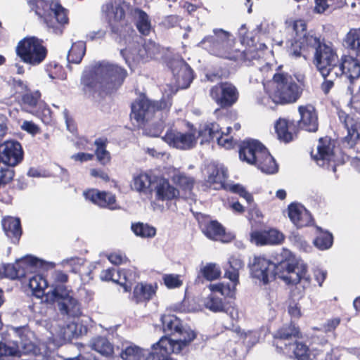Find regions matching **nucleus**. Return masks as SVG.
Here are the masks:
<instances>
[{"label":"nucleus","instance_id":"2eb2a0df","mask_svg":"<svg viewBox=\"0 0 360 360\" xmlns=\"http://www.w3.org/2000/svg\"><path fill=\"white\" fill-rule=\"evenodd\" d=\"M338 57L333 48L326 44L316 47L314 53V64L322 76H326L333 71L338 63Z\"/></svg>","mask_w":360,"mask_h":360},{"label":"nucleus","instance_id":"9d476101","mask_svg":"<svg viewBox=\"0 0 360 360\" xmlns=\"http://www.w3.org/2000/svg\"><path fill=\"white\" fill-rule=\"evenodd\" d=\"M16 53L22 62L35 66L44 60L47 50L43 45L41 39L35 37H29L18 42Z\"/></svg>","mask_w":360,"mask_h":360},{"label":"nucleus","instance_id":"79ce46f5","mask_svg":"<svg viewBox=\"0 0 360 360\" xmlns=\"http://www.w3.org/2000/svg\"><path fill=\"white\" fill-rule=\"evenodd\" d=\"M90 346L92 349L105 356H110L113 353V346L104 337H96L91 340Z\"/></svg>","mask_w":360,"mask_h":360},{"label":"nucleus","instance_id":"393cba45","mask_svg":"<svg viewBox=\"0 0 360 360\" xmlns=\"http://www.w3.org/2000/svg\"><path fill=\"white\" fill-rule=\"evenodd\" d=\"M285 236L276 229L268 231H256L251 234V240L257 245H278L284 240Z\"/></svg>","mask_w":360,"mask_h":360},{"label":"nucleus","instance_id":"37998d69","mask_svg":"<svg viewBox=\"0 0 360 360\" xmlns=\"http://www.w3.org/2000/svg\"><path fill=\"white\" fill-rule=\"evenodd\" d=\"M229 335L233 338L235 342L243 340L248 347L253 346L258 340L257 333L248 331V333H242L240 329L236 327L233 329L229 330Z\"/></svg>","mask_w":360,"mask_h":360},{"label":"nucleus","instance_id":"6e6552de","mask_svg":"<svg viewBox=\"0 0 360 360\" xmlns=\"http://www.w3.org/2000/svg\"><path fill=\"white\" fill-rule=\"evenodd\" d=\"M234 41L231 34L221 28H214L210 33L205 35L197 46L206 51L212 56L231 60L236 58Z\"/></svg>","mask_w":360,"mask_h":360},{"label":"nucleus","instance_id":"6e6d98bb","mask_svg":"<svg viewBox=\"0 0 360 360\" xmlns=\"http://www.w3.org/2000/svg\"><path fill=\"white\" fill-rule=\"evenodd\" d=\"M339 0H315L314 11L318 13H323L328 8H333Z\"/></svg>","mask_w":360,"mask_h":360},{"label":"nucleus","instance_id":"20e7f679","mask_svg":"<svg viewBox=\"0 0 360 360\" xmlns=\"http://www.w3.org/2000/svg\"><path fill=\"white\" fill-rule=\"evenodd\" d=\"M268 98L260 102L266 105L270 101L274 104H290L295 103L302 94V88L291 75L285 73L275 74L270 88L264 84Z\"/></svg>","mask_w":360,"mask_h":360},{"label":"nucleus","instance_id":"f704fd0d","mask_svg":"<svg viewBox=\"0 0 360 360\" xmlns=\"http://www.w3.org/2000/svg\"><path fill=\"white\" fill-rule=\"evenodd\" d=\"M243 266V262L239 257L231 256L229 259L227 265L224 267L225 277L231 281L232 283H230V285H234L235 288L239 283V270Z\"/></svg>","mask_w":360,"mask_h":360},{"label":"nucleus","instance_id":"412c9836","mask_svg":"<svg viewBox=\"0 0 360 360\" xmlns=\"http://www.w3.org/2000/svg\"><path fill=\"white\" fill-rule=\"evenodd\" d=\"M162 139L170 146L182 150L191 149L196 143V138L192 133L183 134L172 129L167 131Z\"/></svg>","mask_w":360,"mask_h":360},{"label":"nucleus","instance_id":"7c9ffc66","mask_svg":"<svg viewBox=\"0 0 360 360\" xmlns=\"http://www.w3.org/2000/svg\"><path fill=\"white\" fill-rule=\"evenodd\" d=\"M102 9L105 14L112 31L116 33L118 32V28L113 22H118L124 18L125 13L124 9L117 4L114 5L112 2L107 3L103 6Z\"/></svg>","mask_w":360,"mask_h":360},{"label":"nucleus","instance_id":"1a4fd4ad","mask_svg":"<svg viewBox=\"0 0 360 360\" xmlns=\"http://www.w3.org/2000/svg\"><path fill=\"white\" fill-rule=\"evenodd\" d=\"M35 13L44 18V23L49 30L56 34L63 32V26L68 22L67 10L63 8L58 0H51L46 2L43 0H37L35 2Z\"/></svg>","mask_w":360,"mask_h":360},{"label":"nucleus","instance_id":"c9c22d12","mask_svg":"<svg viewBox=\"0 0 360 360\" xmlns=\"http://www.w3.org/2000/svg\"><path fill=\"white\" fill-rule=\"evenodd\" d=\"M344 125L347 130V135L345 137V141L350 148H352L356 141L360 140V123L347 115L345 118Z\"/></svg>","mask_w":360,"mask_h":360},{"label":"nucleus","instance_id":"2f4dec72","mask_svg":"<svg viewBox=\"0 0 360 360\" xmlns=\"http://www.w3.org/2000/svg\"><path fill=\"white\" fill-rule=\"evenodd\" d=\"M29 286L36 297L42 298L44 297L46 301H50L51 290L45 293L48 283L42 276L36 274L29 277Z\"/></svg>","mask_w":360,"mask_h":360},{"label":"nucleus","instance_id":"ea45409f","mask_svg":"<svg viewBox=\"0 0 360 360\" xmlns=\"http://www.w3.org/2000/svg\"><path fill=\"white\" fill-rule=\"evenodd\" d=\"M151 177L147 173L141 172L134 176L131 187L139 193H147L150 191Z\"/></svg>","mask_w":360,"mask_h":360},{"label":"nucleus","instance_id":"f3484780","mask_svg":"<svg viewBox=\"0 0 360 360\" xmlns=\"http://www.w3.org/2000/svg\"><path fill=\"white\" fill-rule=\"evenodd\" d=\"M210 97L221 108L233 105L238 98L236 87L229 82H221L210 90Z\"/></svg>","mask_w":360,"mask_h":360},{"label":"nucleus","instance_id":"69168bd1","mask_svg":"<svg viewBox=\"0 0 360 360\" xmlns=\"http://www.w3.org/2000/svg\"><path fill=\"white\" fill-rule=\"evenodd\" d=\"M325 81L321 85V89L325 94H328L334 85V80L338 77H333L331 73L326 76H322Z\"/></svg>","mask_w":360,"mask_h":360},{"label":"nucleus","instance_id":"c85d7f7f","mask_svg":"<svg viewBox=\"0 0 360 360\" xmlns=\"http://www.w3.org/2000/svg\"><path fill=\"white\" fill-rule=\"evenodd\" d=\"M84 195L86 199L103 207H112L115 202V196L111 193L91 189L84 191Z\"/></svg>","mask_w":360,"mask_h":360},{"label":"nucleus","instance_id":"a18cd8bd","mask_svg":"<svg viewBox=\"0 0 360 360\" xmlns=\"http://www.w3.org/2000/svg\"><path fill=\"white\" fill-rule=\"evenodd\" d=\"M107 139L98 138L94 141L96 146L95 155L98 161L103 165H105L110 162V154L106 150Z\"/></svg>","mask_w":360,"mask_h":360},{"label":"nucleus","instance_id":"6ab92c4d","mask_svg":"<svg viewBox=\"0 0 360 360\" xmlns=\"http://www.w3.org/2000/svg\"><path fill=\"white\" fill-rule=\"evenodd\" d=\"M101 278L103 281H112L119 283L123 287L124 292H129L131 289L133 283L137 278L135 269L117 270L115 268L104 270L101 274Z\"/></svg>","mask_w":360,"mask_h":360},{"label":"nucleus","instance_id":"bb28decb","mask_svg":"<svg viewBox=\"0 0 360 360\" xmlns=\"http://www.w3.org/2000/svg\"><path fill=\"white\" fill-rule=\"evenodd\" d=\"M299 335V330L292 324L283 326L274 335L276 347L281 349H285L288 342H295Z\"/></svg>","mask_w":360,"mask_h":360},{"label":"nucleus","instance_id":"72a5a7b5","mask_svg":"<svg viewBox=\"0 0 360 360\" xmlns=\"http://www.w3.org/2000/svg\"><path fill=\"white\" fill-rule=\"evenodd\" d=\"M275 129L279 140L288 143L293 139L296 129L293 122L279 119L275 124Z\"/></svg>","mask_w":360,"mask_h":360},{"label":"nucleus","instance_id":"f03ea898","mask_svg":"<svg viewBox=\"0 0 360 360\" xmlns=\"http://www.w3.org/2000/svg\"><path fill=\"white\" fill-rule=\"evenodd\" d=\"M127 75V71L121 67L103 61L86 68L81 81L86 92L110 94L122 84Z\"/></svg>","mask_w":360,"mask_h":360},{"label":"nucleus","instance_id":"7ed1b4c3","mask_svg":"<svg viewBox=\"0 0 360 360\" xmlns=\"http://www.w3.org/2000/svg\"><path fill=\"white\" fill-rule=\"evenodd\" d=\"M162 330L166 335L153 344L152 348L159 349L163 354H179L196 337L195 333L189 327L183 326L181 320L173 314L161 316Z\"/></svg>","mask_w":360,"mask_h":360},{"label":"nucleus","instance_id":"680f3d73","mask_svg":"<svg viewBox=\"0 0 360 360\" xmlns=\"http://www.w3.org/2000/svg\"><path fill=\"white\" fill-rule=\"evenodd\" d=\"M14 176V170L11 168L4 167L0 169V187L9 183Z\"/></svg>","mask_w":360,"mask_h":360},{"label":"nucleus","instance_id":"3c124183","mask_svg":"<svg viewBox=\"0 0 360 360\" xmlns=\"http://www.w3.org/2000/svg\"><path fill=\"white\" fill-rule=\"evenodd\" d=\"M40 97L41 94L38 91L23 95L22 101L23 105L27 108V111L34 112V108L39 104Z\"/></svg>","mask_w":360,"mask_h":360},{"label":"nucleus","instance_id":"bf43d9fd","mask_svg":"<svg viewBox=\"0 0 360 360\" xmlns=\"http://www.w3.org/2000/svg\"><path fill=\"white\" fill-rule=\"evenodd\" d=\"M231 191L235 193H238L240 197L245 199L248 204H251L253 202V198L252 195L246 191L244 187L240 184H233L230 187Z\"/></svg>","mask_w":360,"mask_h":360},{"label":"nucleus","instance_id":"de8ad7c7","mask_svg":"<svg viewBox=\"0 0 360 360\" xmlns=\"http://www.w3.org/2000/svg\"><path fill=\"white\" fill-rule=\"evenodd\" d=\"M86 51V44L79 41L72 44L68 54V61L70 63L79 64L84 57Z\"/></svg>","mask_w":360,"mask_h":360},{"label":"nucleus","instance_id":"dca6fc26","mask_svg":"<svg viewBox=\"0 0 360 360\" xmlns=\"http://www.w3.org/2000/svg\"><path fill=\"white\" fill-rule=\"evenodd\" d=\"M219 124L216 122H210L202 127L198 132L199 136L202 138L200 143L208 142L211 140L216 139L218 144L226 148H229L232 146V137H229V134L232 128L228 127L226 132L221 131Z\"/></svg>","mask_w":360,"mask_h":360},{"label":"nucleus","instance_id":"39448f33","mask_svg":"<svg viewBox=\"0 0 360 360\" xmlns=\"http://www.w3.org/2000/svg\"><path fill=\"white\" fill-rule=\"evenodd\" d=\"M171 106V103L165 100L160 101H153L146 97H141L136 100L131 104V112L130 117L138 124H142L148 122L153 117H161V122L149 129L148 134L151 136H158L164 128L163 121L162 120L164 115L167 112Z\"/></svg>","mask_w":360,"mask_h":360},{"label":"nucleus","instance_id":"49530a36","mask_svg":"<svg viewBox=\"0 0 360 360\" xmlns=\"http://www.w3.org/2000/svg\"><path fill=\"white\" fill-rule=\"evenodd\" d=\"M120 356L123 360H146L144 350L132 344L124 347Z\"/></svg>","mask_w":360,"mask_h":360},{"label":"nucleus","instance_id":"ddd939ff","mask_svg":"<svg viewBox=\"0 0 360 360\" xmlns=\"http://www.w3.org/2000/svg\"><path fill=\"white\" fill-rule=\"evenodd\" d=\"M209 288L211 293L204 299L203 305L213 312L223 311L225 303L219 294L221 296L233 297L236 292L234 285H231L230 283H219L210 284Z\"/></svg>","mask_w":360,"mask_h":360},{"label":"nucleus","instance_id":"a878e982","mask_svg":"<svg viewBox=\"0 0 360 360\" xmlns=\"http://www.w3.org/2000/svg\"><path fill=\"white\" fill-rule=\"evenodd\" d=\"M207 182L214 186V189H219L224 185L225 180L228 177L227 169L223 165L210 163L207 168Z\"/></svg>","mask_w":360,"mask_h":360},{"label":"nucleus","instance_id":"4be33fe9","mask_svg":"<svg viewBox=\"0 0 360 360\" xmlns=\"http://www.w3.org/2000/svg\"><path fill=\"white\" fill-rule=\"evenodd\" d=\"M171 69L177 88L182 89L188 88L193 79L191 67L184 61L179 60L172 64Z\"/></svg>","mask_w":360,"mask_h":360},{"label":"nucleus","instance_id":"0e129e2a","mask_svg":"<svg viewBox=\"0 0 360 360\" xmlns=\"http://www.w3.org/2000/svg\"><path fill=\"white\" fill-rule=\"evenodd\" d=\"M168 354L160 352L158 349L152 348V351L146 358V360H173L172 358L168 357Z\"/></svg>","mask_w":360,"mask_h":360},{"label":"nucleus","instance_id":"4468645a","mask_svg":"<svg viewBox=\"0 0 360 360\" xmlns=\"http://www.w3.org/2000/svg\"><path fill=\"white\" fill-rule=\"evenodd\" d=\"M311 156L316 160V163L327 169H332L333 172L336 171L338 165L342 162L337 158L334 151V146L331 143L330 139L328 137L320 138L316 148V153H311Z\"/></svg>","mask_w":360,"mask_h":360},{"label":"nucleus","instance_id":"13d9d810","mask_svg":"<svg viewBox=\"0 0 360 360\" xmlns=\"http://www.w3.org/2000/svg\"><path fill=\"white\" fill-rule=\"evenodd\" d=\"M163 281L168 288H179L182 285V281L180 280L179 275L165 274L163 276Z\"/></svg>","mask_w":360,"mask_h":360},{"label":"nucleus","instance_id":"a211bd4d","mask_svg":"<svg viewBox=\"0 0 360 360\" xmlns=\"http://www.w3.org/2000/svg\"><path fill=\"white\" fill-rule=\"evenodd\" d=\"M22 158L23 151L19 142L7 141L0 144V169H13Z\"/></svg>","mask_w":360,"mask_h":360},{"label":"nucleus","instance_id":"5701e85b","mask_svg":"<svg viewBox=\"0 0 360 360\" xmlns=\"http://www.w3.org/2000/svg\"><path fill=\"white\" fill-rule=\"evenodd\" d=\"M298 112L300 115V120L298 122L299 127L307 131H316L319 123L314 106L311 104L300 105Z\"/></svg>","mask_w":360,"mask_h":360},{"label":"nucleus","instance_id":"603ef678","mask_svg":"<svg viewBox=\"0 0 360 360\" xmlns=\"http://www.w3.org/2000/svg\"><path fill=\"white\" fill-rule=\"evenodd\" d=\"M333 243V238L330 233H321L314 240V243L316 248L321 250H325L330 248Z\"/></svg>","mask_w":360,"mask_h":360},{"label":"nucleus","instance_id":"c756f323","mask_svg":"<svg viewBox=\"0 0 360 360\" xmlns=\"http://www.w3.org/2000/svg\"><path fill=\"white\" fill-rule=\"evenodd\" d=\"M200 227L202 233L208 238L214 240H220L224 243L228 241L225 239L224 228L217 221L212 220L201 224Z\"/></svg>","mask_w":360,"mask_h":360},{"label":"nucleus","instance_id":"f257e3e1","mask_svg":"<svg viewBox=\"0 0 360 360\" xmlns=\"http://www.w3.org/2000/svg\"><path fill=\"white\" fill-rule=\"evenodd\" d=\"M272 262L263 257H256L250 267L254 278L267 284L278 276L287 284L296 285L303 282V288L309 286L311 277L307 274V265L290 250L283 249Z\"/></svg>","mask_w":360,"mask_h":360},{"label":"nucleus","instance_id":"4c0bfd02","mask_svg":"<svg viewBox=\"0 0 360 360\" xmlns=\"http://www.w3.org/2000/svg\"><path fill=\"white\" fill-rule=\"evenodd\" d=\"M343 46L360 58V27L349 30L343 39Z\"/></svg>","mask_w":360,"mask_h":360},{"label":"nucleus","instance_id":"c03bdc74","mask_svg":"<svg viewBox=\"0 0 360 360\" xmlns=\"http://www.w3.org/2000/svg\"><path fill=\"white\" fill-rule=\"evenodd\" d=\"M155 292V289L151 285L138 283L134 289V299L137 303L148 301Z\"/></svg>","mask_w":360,"mask_h":360},{"label":"nucleus","instance_id":"052dcab7","mask_svg":"<svg viewBox=\"0 0 360 360\" xmlns=\"http://www.w3.org/2000/svg\"><path fill=\"white\" fill-rule=\"evenodd\" d=\"M84 260L79 257H70L63 259L61 262V265L64 267L70 266L72 268L71 271L74 273H77L78 267L82 265Z\"/></svg>","mask_w":360,"mask_h":360},{"label":"nucleus","instance_id":"4d7b16f0","mask_svg":"<svg viewBox=\"0 0 360 360\" xmlns=\"http://www.w3.org/2000/svg\"><path fill=\"white\" fill-rule=\"evenodd\" d=\"M290 242L298 249L307 252L310 249L309 245L303 238V237L297 233H292L290 236Z\"/></svg>","mask_w":360,"mask_h":360},{"label":"nucleus","instance_id":"338daca9","mask_svg":"<svg viewBox=\"0 0 360 360\" xmlns=\"http://www.w3.org/2000/svg\"><path fill=\"white\" fill-rule=\"evenodd\" d=\"M303 50V46L300 44L299 39H295L294 42L292 43L291 47L289 49L290 55L295 58L300 57L302 56V51Z\"/></svg>","mask_w":360,"mask_h":360},{"label":"nucleus","instance_id":"9b49d317","mask_svg":"<svg viewBox=\"0 0 360 360\" xmlns=\"http://www.w3.org/2000/svg\"><path fill=\"white\" fill-rule=\"evenodd\" d=\"M48 266L53 267L51 262H46L32 256H26L16 260L15 264H7L4 266L5 276L11 279L22 278L28 274L36 273L45 270Z\"/></svg>","mask_w":360,"mask_h":360},{"label":"nucleus","instance_id":"423d86ee","mask_svg":"<svg viewBox=\"0 0 360 360\" xmlns=\"http://www.w3.org/2000/svg\"><path fill=\"white\" fill-rule=\"evenodd\" d=\"M122 39L125 45L120 49V54L130 68L139 63H145L160 53V47L154 41H145L140 36L134 34V30Z\"/></svg>","mask_w":360,"mask_h":360},{"label":"nucleus","instance_id":"473e14b6","mask_svg":"<svg viewBox=\"0 0 360 360\" xmlns=\"http://www.w3.org/2000/svg\"><path fill=\"white\" fill-rule=\"evenodd\" d=\"M2 227L6 235L14 243L18 241L22 235L20 220L19 218L7 217L2 220Z\"/></svg>","mask_w":360,"mask_h":360},{"label":"nucleus","instance_id":"e2e57ef3","mask_svg":"<svg viewBox=\"0 0 360 360\" xmlns=\"http://www.w3.org/2000/svg\"><path fill=\"white\" fill-rule=\"evenodd\" d=\"M293 30L295 32V39H299L306 32L305 22L302 20H295L293 24Z\"/></svg>","mask_w":360,"mask_h":360},{"label":"nucleus","instance_id":"8fccbe9b","mask_svg":"<svg viewBox=\"0 0 360 360\" xmlns=\"http://www.w3.org/2000/svg\"><path fill=\"white\" fill-rule=\"evenodd\" d=\"M131 230L136 236L141 238H153L156 234V229L153 226L141 222L132 224Z\"/></svg>","mask_w":360,"mask_h":360},{"label":"nucleus","instance_id":"864d4df0","mask_svg":"<svg viewBox=\"0 0 360 360\" xmlns=\"http://www.w3.org/2000/svg\"><path fill=\"white\" fill-rule=\"evenodd\" d=\"M203 276L208 281L218 278L221 274V270L215 264H208L202 269Z\"/></svg>","mask_w":360,"mask_h":360},{"label":"nucleus","instance_id":"f8f14e48","mask_svg":"<svg viewBox=\"0 0 360 360\" xmlns=\"http://www.w3.org/2000/svg\"><path fill=\"white\" fill-rule=\"evenodd\" d=\"M50 302H57L58 309L63 315L75 317L81 314L79 303L63 285H57L51 290Z\"/></svg>","mask_w":360,"mask_h":360},{"label":"nucleus","instance_id":"b1692460","mask_svg":"<svg viewBox=\"0 0 360 360\" xmlns=\"http://www.w3.org/2000/svg\"><path fill=\"white\" fill-rule=\"evenodd\" d=\"M288 217L297 228L309 226L312 221L309 212L299 203H291L288 206Z\"/></svg>","mask_w":360,"mask_h":360},{"label":"nucleus","instance_id":"e433bc0d","mask_svg":"<svg viewBox=\"0 0 360 360\" xmlns=\"http://www.w3.org/2000/svg\"><path fill=\"white\" fill-rule=\"evenodd\" d=\"M19 335L20 340H15L16 347H12L7 346L0 342V357L3 356H15L18 354L20 348L24 349L26 351H31L33 349V345L30 342H27L24 340V335L21 333V331L16 332Z\"/></svg>","mask_w":360,"mask_h":360},{"label":"nucleus","instance_id":"774afa93","mask_svg":"<svg viewBox=\"0 0 360 360\" xmlns=\"http://www.w3.org/2000/svg\"><path fill=\"white\" fill-rule=\"evenodd\" d=\"M340 323V318L329 319L323 325V330L326 333L333 331L339 326Z\"/></svg>","mask_w":360,"mask_h":360},{"label":"nucleus","instance_id":"a19ab883","mask_svg":"<svg viewBox=\"0 0 360 360\" xmlns=\"http://www.w3.org/2000/svg\"><path fill=\"white\" fill-rule=\"evenodd\" d=\"M173 181L184 193V198H192V190L194 185L193 178L184 174H177L173 176Z\"/></svg>","mask_w":360,"mask_h":360},{"label":"nucleus","instance_id":"aec40b11","mask_svg":"<svg viewBox=\"0 0 360 360\" xmlns=\"http://www.w3.org/2000/svg\"><path fill=\"white\" fill-rule=\"evenodd\" d=\"M333 77L345 76L352 82L360 77V62L351 56H343L332 71Z\"/></svg>","mask_w":360,"mask_h":360},{"label":"nucleus","instance_id":"cd10ccee","mask_svg":"<svg viewBox=\"0 0 360 360\" xmlns=\"http://www.w3.org/2000/svg\"><path fill=\"white\" fill-rule=\"evenodd\" d=\"M155 191L156 199L162 201L171 200L179 195V191L165 179L158 181Z\"/></svg>","mask_w":360,"mask_h":360},{"label":"nucleus","instance_id":"09e8293b","mask_svg":"<svg viewBox=\"0 0 360 360\" xmlns=\"http://www.w3.org/2000/svg\"><path fill=\"white\" fill-rule=\"evenodd\" d=\"M136 25L139 32L145 36L150 34L151 31V22L148 15L143 11L138 9Z\"/></svg>","mask_w":360,"mask_h":360},{"label":"nucleus","instance_id":"5fc2aeb1","mask_svg":"<svg viewBox=\"0 0 360 360\" xmlns=\"http://www.w3.org/2000/svg\"><path fill=\"white\" fill-rule=\"evenodd\" d=\"M299 40L300 44H302L303 46V51L307 47H313L316 50V47L323 44L318 37L307 33H304L303 36L300 37Z\"/></svg>","mask_w":360,"mask_h":360},{"label":"nucleus","instance_id":"58836bf2","mask_svg":"<svg viewBox=\"0 0 360 360\" xmlns=\"http://www.w3.org/2000/svg\"><path fill=\"white\" fill-rule=\"evenodd\" d=\"M234 53H236V58H231V60L243 61L248 63V65L257 66L261 65L260 52L255 49H249L244 51H240L238 49H235Z\"/></svg>","mask_w":360,"mask_h":360},{"label":"nucleus","instance_id":"0eeeda50","mask_svg":"<svg viewBox=\"0 0 360 360\" xmlns=\"http://www.w3.org/2000/svg\"><path fill=\"white\" fill-rule=\"evenodd\" d=\"M240 159L250 165H255L265 174H274L278 165L268 150L257 140L243 141L239 150Z\"/></svg>","mask_w":360,"mask_h":360}]
</instances>
